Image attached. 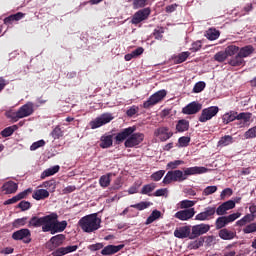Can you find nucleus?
<instances>
[{"label":"nucleus","instance_id":"nucleus-45","mask_svg":"<svg viewBox=\"0 0 256 256\" xmlns=\"http://www.w3.org/2000/svg\"><path fill=\"white\" fill-rule=\"evenodd\" d=\"M41 187H44L45 189H50L51 191H55L57 184L54 179L48 180L42 183Z\"/></svg>","mask_w":256,"mask_h":256},{"label":"nucleus","instance_id":"nucleus-10","mask_svg":"<svg viewBox=\"0 0 256 256\" xmlns=\"http://www.w3.org/2000/svg\"><path fill=\"white\" fill-rule=\"evenodd\" d=\"M113 121V115L111 113H104L100 117L92 120L90 122L91 129H99V127H103V125H107V123H111Z\"/></svg>","mask_w":256,"mask_h":256},{"label":"nucleus","instance_id":"nucleus-12","mask_svg":"<svg viewBox=\"0 0 256 256\" xmlns=\"http://www.w3.org/2000/svg\"><path fill=\"white\" fill-rule=\"evenodd\" d=\"M211 226L209 224H197L192 227V232L190 235V239H197V237H201V235H205V233H209Z\"/></svg>","mask_w":256,"mask_h":256},{"label":"nucleus","instance_id":"nucleus-49","mask_svg":"<svg viewBox=\"0 0 256 256\" xmlns=\"http://www.w3.org/2000/svg\"><path fill=\"white\" fill-rule=\"evenodd\" d=\"M244 137H245V139H255L256 138V126L248 129L244 133Z\"/></svg>","mask_w":256,"mask_h":256},{"label":"nucleus","instance_id":"nucleus-37","mask_svg":"<svg viewBox=\"0 0 256 256\" xmlns=\"http://www.w3.org/2000/svg\"><path fill=\"white\" fill-rule=\"evenodd\" d=\"M226 57H233L239 54V46L230 45L225 49Z\"/></svg>","mask_w":256,"mask_h":256},{"label":"nucleus","instance_id":"nucleus-52","mask_svg":"<svg viewBox=\"0 0 256 256\" xmlns=\"http://www.w3.org/2000/svg\"><path fill=\"white\" fill-rule=\"evenodd\" d=\"M26 224H27V217L18 218L16 220H14L13 227H15L17 229L19 227H24V225H26Z\"/></svg>","mask_w":256,"mask_h":256},{"label":"nucleus","instance_id":"nucleus-60","mask_svg":"<svg viewBox=\"0 0 256 256\" xmlns=\"http://www.w3.org/2000/svg\"><path fill=\"white\" fill-rule=\"evenodd\" d=\"M217 191V186H208L204 189L203 195H213V193H216Z\"/></svg>","mask_w":256,"mask_h":256},{"label":"nucleus","instance_id":"nucleus-26","mask_svg":"<svg viewBox=\"0 0 256 256\" xmlns=\"http://www.w3.org/2000/svg\"><path fill=\"white\" fill-rule=\"evenodd\" d=\"M32 197L36 201H43L44 199H48L49 191H47L45 189H38L33 192Z\"/></svg>","mask_w":256,"mask_h":256},{"label":"nucleus","instance_id":"nucleus-17","mask_svg":"<svg viewBox=\"0 0 256 256\" xmlns=\"http://www.w3.org/2000/svg\"><path fill=\"white\" fill-rule=\"evenodd\" d=\"M202 105L198 102H191L182 109L184 115H196L202 109Z\"/></svg>","mask_w":256,"mask_h":256},{"label":"nucleus","instance_id":"nucleus-23","mask_svg":"<svg viewBox=\"0 0 256 256\" xmlns=\"http://www.w3.org/2000/svg\"><path fill=\"white\" fill-rule=\"evenodd\" d=\"M65 229H67V221L64 220L59 222V220L56 219L54 220L52 235H55V233H63Z\"/></svg>","mask_w":256,"mask_h":256},{"label":"nucleus","instance_id":"nucleus-50","mask_svg":"<svg viewBox=\"0 0 256 256\" xmlns=\"http://www.w3.org/2000/svg\"><path fill=\"white\" fill-rule=\"evenodd\" d=\"M195 201L192 200H182L180 202V209H191V207H194Z\"/></svg>","mask_w":256,"mask_h":256},{"label":"nucleus","instance_id":"nucleus-3","mask_svg":"<svg viewBox=\"0 0 256 256\" xmlns=\"http://www.w3.org/2000/svg\"><path fill=\"white\" fill-rule=\"evenodd\" d=\"M33 112V103L28 102L20 107L18 111L12 113L10 115V118L12 119V121H14V123H16V121H19V119H23L24 117H29L30 115H33Z\"/></svg>","mask_w":256,"mask_h":256},{"label":"nucleus","instance_id":"nucleus-25","mask_svg":"<svg viewBox=\"0 0 256 256\" xmlns=\"http://www.w3.org/2000/svg\"><path fill=\"white\" fill-rule=\"evenodd\" d=\"M228 65H231V67H241L245 65V59H243L239 54H236L229 59Z\"/></svg>","mask_w":256,"mask_h":256},{"label":"nucleus","instance_id":"nucleus-40","mask_svg":"<svg viewBox=\"0 0 256 256\" xmlns=\"http://www.w3.org/2000/svg\"><path fill=\"white\" fill-rule=\"evenodd\" d=\"M100 187H103L104 189L106 187H109L111 185V174L103 175L99 179Z\"/></svg>","mask_w":256,"mask_h":256},{"label":"nucleus","instance_id":"nucleus-20","mask_svg":"<svg viewBox=\"0 0 256 256\" xmlns=\"http://www.w3.org/2000/svg\"><path fill=\"white\" fill-rule=\"evenodd\" d=\"M220 239H223V241H231L232 239H235L237 237V233L230 231L227 228H223L218 233Z\"/></svg>","mask_w":256,"mask_h":256},{"label":"nucleus","instance_id":"nucleus-22","mask_svg":"<svg viewBox=\"0 0 256 256\" xmlns=\"http://www.w3.org/2000/svg\"><path fill=\"white\" fill-rule=\"evenodd\" d=\"M100 147L101 149H109V147H113V135L101 136Z\"/></svg>","mask_w":256,"mask_h":256},{"label":"nucleus","instance_id":"nucleus-64","mask_svg":"<svg viewBox=\"0 0 256 256\" xmlns=\"http://www.w3.org/2000/svg\"><path fill=\"white\" fill-rule=\"evenodd\" d=\"M53 256H63L66 255L65 247H60L52 252Z\"/></svg>","mask_w":256,"mask_h":256},{"label":"nucleus","instance_id":"nucleus-54","mask_svg":"<svg viewBox=\"0 0 256 256\" xmlns=\"http://www.w3.org/2000/svg\"><path fill=\"white\" fill-rule=\"evenodd\" d=\"M179 165H185V161L183 160H175L171 161L167 164L168 169H177Z\"/></svg>","mask_w":256,"mask_h":256},{"label":"nucleus","instance_id":"nucleus-9","mask_svg":"<svg viewBox=\"0 0 256 256\" xmlns=\"http://www.w3.org/2000/svg\"><path fill=\"white\" fill-rule=\"evenodd\" d=\"M150 15H151V8L140 9L134 13L130 23H132V25H139V23H143V21H147Z\"/></svg>","mask_w":256,"mask_h":256},{"label":"nucleus","instance_id":"nucleus-28","mask_svg":"<svg viewBox=\"0 0 256 256\" xmlns=\"http://www.w3.org/2000/svg\"><path fill=\"white\" fill-rule=\"evenodd\" d=\"M176 131L178 133H185V131H189V120L181 119L176 124Z\"/></svg>","mask_w":256,"mask_h":256},{"label":"nucleus","instance_id":"nucleus-5","mask_svg":"<svg viewBox=\"0 0 256 256\" xmlns=\"http://www.w3.org/2000/svg\"><path fill=\"white\" fill-rule=\"evenodd\" d=\"M241 217V213L236 212L233 214H230L228 216H220L215 221V227L216 229H223V227H227L229 223H233V221H237Z\"/></svg>","mask_w":256,"mask_h":256},{"label":"nucleus","instance_id":"nucleus-43","mask_svg":"<svg viewBox=\"0 0 256 256\" xmlns=\"http://www.w3.org/2000/svg\"><path fill=\"white\" fill-rule=\"evenodd\" d=\"M150 206L151 202H140L137 204L130 205V207H132L133 209H137L138 211H145V209H147Z\"/></svg>","mask_w":256,"mask_h":256},{"label":"nucleus","instance_id":"nucleus-2","mask_svg":"<svg viewBox=\"0 0 256 256\" xmlns=\"http://www.w3.org/2000/svg\"><path fill=\"white\" fill-rule=\"evenodd\" d=\"M79 227L84 233H94L101 227V219L97 217V214H89L82 217L78 221Z\"/></svg>","mask_w":256,"mask_h":256},{"label":"nucleus","instance_id":"nucleus-51","mask_svg":"<svg viewBox=\"0 0 256 256\" xmlns=\"http://www.w3.org/2000/svg\"><path fill=\"white\" fill-rule=\"evenodd\" d=\"M163 175H165V170H159L157 172H154L150 176V179H152V181H161V179H163Z\"/></svg>","mask_w":256,"mask_h":256},{"label":"nucleus","instance_id":"nucleus-29","mask_svg":"<svg viewBox=\"0 0 256 256\" xmlns=\"http://www.w3.org/2000/svg\"><path fill=\"white\" fill-rule=\"evenodd\" d=\"M28 227H33L34 229L43 227V217L33 216L28 222Z\"/></svg>","mask_w":256,"mask_h":256},{"label":"nucleus","instance_id":"nucleus-53","mask_svg":"<svg viewBox=\"0 0 256 256\" xmlns=\"http://www.w3.org/2000/svg\"><path fill=\"white\" fill-rule=\"evenodd\" d=\"M139 113V106L133 105L131 106L127 111L126 115L127 117H135Z\"/></svg>","mask_w":256,"mask_h":256},{"label":"nucleus","instance_id":"nucleus-39","mask_svg":"<svg viewBox=\"0 0 256 256\" xmlns=\"http://www.w3.org/2000/svg\"><path fill=\"white\" fill-rule=\"evenodd\" d=\"M19 127L17 125L6 127L4 130L1 131L2 137H11L15 131H17Z\"/></svg>","mask_w":256,"mask_h":256},{"label":"nucleus","instance_id":"nucleus-27","mask_svg":"<svg viewBox=\"0 0 256 256\" xmlns=\"http://www.w3.org/2000/svg\"><path fill=\"white\" fill-rule=\"evenodd\" d=\"M190 55H191V52H188V51L182 52L178 55H174L172 57V61L175 63V65H179L181 63H185V60L189 59Z\"/></svg>","mask_w":256,"mask_h":256},{"label":"nucleus","instance_id":"nucleus-59","mask_svg":"<svg viewBox=\"0 0 256 256\" xmlns=\"http://www.w3.org/2000/svg\"><path fill=\"white\" fill-rule=\"evenodd\" d=\"M243 233H256V223H251L247 225L245 228H243Z\"/></svg>","mask_w":256,"mask_h":256},{"label":"nucleus","instance_id":"nucleus-56","mask_svg":"<svg viewBox=\"0 0 256 256\" xmlns=\"http://www.w3.org/2000/svg\"><path fill=\"white\" fill-rule=\"evenodd\" d=\"M17 207L18 209H21V211H29V209H31V202L23 200Z\"/></svg>","mask_w":256,"mask_h":256},{"label":"nucleus","instance_id":"nucleus-1","mask_svg":"<svg viewBox=\"0 0 256 256\" xmlns=\"http://www.w3.org/2000/svg\"><path fill=\"white\" fill-rule=\"evenodd\" d=\"M135 131H137V127L130 126L119 132L115 136V141L117 145L123 143V141H125L124 147H126V149H133V147L141 145V142L145 141V134L141 132L135 133Z\"/></svg>","mask_w":256,"mask_h":256},{"label":"nucleus","instance_id":"nucleus-33","mask_svg":"<svg viewBox=\"0 0 256 256\" xmlns=\"http://www.w3.org/2000/svg\"><path fill=\"white\" fill-rule=\"evenodd\" d=\"M252 116L253 114L249 112H241L239 114H236V119L237 121H243V125H245V123H249L251 121Z\"/></svg>","mask_w":256,"mask_h":256},{"label":"nucleus","instance_id":"nucleus-36","mask_svg":"<svg viewBox=\"0 0 256 256\" xmlns=\"http://www.w3.org/2000/svg\"><path fill=\"white\" fill-rule=\"evenodd\" d=\"M161 217V211L154 210L150 216L146 219L145 225H151L154 221H157Z\"/></svg>","mask_w":256,"mask_h":256},{"label":"nucleus","instance_id":"nucleus-58","mask_svg":"<svg viewBox=\"0 0 256 256\" xmlns=\"http://www.w3.org/2000/svg\"><path fill=\"white\" fill-rule=\"evenodd\" d=\"M147 5V0H133L134 9H141Z\"/></svg>","mask_w":256,"mask_h":256},{"label":"nucleus","instance_id":"nucleus-4","mask_svg":"<svg viewBox=\"0 0 256 256\" xmlns=\"http://www.w3.org/2000/svg\"><path fill=\"white\" fill-rule=\"evenodd\" d=\"M187 177L183 174V171L181 170H172L168 171L166 176L163 179L164 185H169L173 182L181 183L183 181H186Z\"/></svg>","mask_w":256,"mask_h":256},{"label":"nucleus","instance_id":"nucleus-18","mask_svg":"<svg viewBox=\"0 0 256 256\" xmlns=\"http://www.w3.org/2000/svg\"><path fill=\"white\" fill-rule=\"evenodd\" d=\"M191 235L190 226H182L174 231V237L177 239H187Z\"/></svg>","mask_w":256,"mask_h":256},{"label":"nucleus","instance_id":"nucleus-34","mask_svg":"<svg viewBox=\"0 0 256 256\" xmlns=\"http://www.w3.org/2000/svg\"><path fill=\"white\" fill-rule=\"evenodd\" d=\"M63 241H65V235L63 234H58L50 239L54 247H60V245H63Z\"/></svg>","mask_w":256,"mask_h":256},{"label":"nucleus","instance_id":"nucleus-8","mask_svg":"<svg viewBox=\"0 0 256 256\" xmlns=\"http://www.w3.org/2000/svg\"><path fill=\"white\" fill-rule=\"evenodd\" d=\"M217 113H219V106H210L208 108H204L198 117V121L200 123H207V121H211L213 117H216Z\"/></svg>","mask_w":256,"mask_h":256},{"label":"nucleus","instance_id":"nucleus-7","mask_svg":"<svg viewBox=\"0 0 256 256\" xmlns=\"http://www.w3.org/2000/svg\"><path fill=\"white\" fill-rule=\"evenodd\" d=\"M59 219V215L57 213L52 212L49 215L43 216V224L42 231L43 233H53V226L55 225V221Z\"/></svg>","mask_w":256,"mask_h":256},{"label":"nucleus","instance_id":"nucleus-47","mask_svg":"<svg viewBox=\"0 0 256 256\" xmlns=\"http://www.w3.org/2000/svg\"><path fill=\"white\" fill-rule=\"evenodd\" d=\"M227 59V53L225 51H220L214 55V61L218 63H223Z\"/></svg>","mask_w":256,"mask_h":256},{"label":"nucleus","instance_id":"nucleus-11","mask_svg":"<svg viewBox=\"0 0 256 256\" xmlns=\"http://www.w3.org/2000/svg\"><path fill=\"white\" fill-rule=\"evenodd\" d=\"M12 239H14V241H23V243H29L31 241V230L27 228L17 230L12 234Z\"/></svg>","mask_w":256,"mask_h":256},{"label":"nucleus","instance_id":"nucleus-31","mask_svg":"<svg viewBox=\"0 0 256 256\" xmlns=\"http://www.w3.org/2000/svg\"><path fill=\"white\" fill-rule=\"evenodd\" d=\"M157 185L155 183H150V184H146L142 187L140 193L141 195H148L149 197H151L150 193H153V191H155Z\"/></svg>","mask_w":256,"mask_h":256},{"label":"nucleus","instance_id":"nucleus-46","mask_svg":"<svg viewBox=\"0 0 256 256\" xmlns=\"http://www.w3.org/2000/svg\"><path fill=\"white\" fill-rule=\"evenodd\" d=\"M51 136L53 137V139H61V137H63V130L61 129V127L60 126H56L52 130Z\"/></svg>","mask_w":256,"mask_h":256},{"label":"nucleus","instance_id":"nucleus-6","mask_svg":"<svg viewBox=\"0 0 256 256\" xmlns=\"http://www.w3.org/2000/svg\"><path fill=\"white\" fill-rule=\"evenodd\" d=\"M166 96H167V91L165 90H160L154 93L149 97L147 101L143 103V108L151 109V107L157 105V103H160V101H163V99H165Z\"/></svg>","mask_w":256,"mask_h":256},{"label":"nucleus","instance_id":"nucleus-61","mask_svg":"<svg viewBox=\"0 0 256 256\" xmlns=\"http://www.w3.org/2000/svg\"><path fill=\"white\" fill-rule=\"evenodd\" d=\"M215 213L220 217H223V215H227V210L225 206L221 204L218 208H215Z\"/></svg>","mask_w":256,"mask_h":256},{"label":"nucleus","instance_id":"nucleus-16","mask_svg":"<svg viewBox=\"0 0 256 256\" xmlns=\"http://www.w3.org/2000/svg\"><path fill=\"white\" fill-rule=\"evenodd\" d=\"M204 173H209V169L203 166H194L184 169L185 177H189L191 175H203Z\"/></svg>","mask_w":256,"mask_h":256},{"label":"nucleus","instance_id":"nucleus-14","mask_svg":"<svg viewBox=\"0 0 256 256\" xmlns=\"http://www.w3.org/2000/svg\"><path fill=\"white\" fill-rule=\"evenodd\" d=\"M215 217V207H207L203 212L195 216L196 221H209Z\"/></svg>","mask_w":256,"mask_h":256},{"label":"nucleus","instance_id":"nucleus-63","mask_svg":"<svg viewBox=\"0 0 256 256\" xmlns=\"http://www.w3.org/2000/svg\"><path fill=\"white\" fill-rule=\"evenodd\" d=\"M201 47H202L201 41H196L192 43V47L190 48V51H192V53H197V51H199Z\"/></svg>","mask_w":256,"mask_h":256},{"label":"nucleus","instance_id":"nucleus-57","mask_svg":"<svg viewBox=\"0 0 256 256\" xmlns=\"http://www.w3.org/2000/svg\"><path fill=\"white\" fill-rule=\"evenodd\" d=\"M40 147H45V140H39V141L34 142L30 146V151H37V149H39Z\"/></svg>","mask_w":256,"mask_h":256},{"label":"nucleus","instance_id":"nucleus-19","mask_svg":"<svg viewBox=\"0 0 256 256\" xmlns=\"http://www.w3.org/2000/svg\"><path fill=\"white\" fill-rule=\"evenodd\" d=\"M125 245L120 244L118 246L115 245H108L104 247V249L101 251V255H115V253H119L121 249H123Z\"/></svg>","mask_w":256,"mask_h":256},{"label":"nucleus","instance_id":"nucleus-41","mask_svg":"<svg viewBox=\"0 0 256 256\" xmlns=\"http://www.w3.org/2000/svg\"><path fill=\"white\" fill-rule=\"evenodd\" d=\"M231 143H233V136L225 135L219 140L218 145L220 147H227V145H231Z\"/></svg>","mask_w":256,"mask_h":256},{"label":"nucleus","instance_id":"nucleus-48","mask_svg":"<svg viewBox=\"0 0 256 256\" xmlns=\"http://www.w3.org/2000/svg\"><path fill=\"white\" fill-rule=\"evenodd\" d=\"M179 147H188L189 143H191V137L182 136L178 139Z\"/></svg>","mask_w":256,"mask_h":256},{"label":"nucleus","instance_id":"nucleus-55","mask_svg":"<svg viewBox=\"0 0 256 256\" xmlns=\"http://www.w3.org/2000/svg\"><path fill=\"white\" fill-rule=\"evenodd\" d=\"M205 87H206L205 82L203 81L197 82L193 87V93H201V91H203Z\"/></svg>","mask_w":256,"mask_h":256},{"label":"nucleus","instance_id":"nucleus-30","mask_svg":"<svg viewBox=\"0 0 256 256\" xmlns=\"http://www.w3.org/2000/svg\"><path fill=\"white\" fill-rule=\"evenodd\" d=\"M59 169H61V167L59 165H56L44 170L41 174V179H45L46 177H51L52 175L59 173Z\"/></svg>","mask_w":256,"mask_h":256},{"label":"nucleus","instance_id":"nucleus-13","mask_svg":"<svg viewBox=\"0 0 256 256\" xmlns=\"http://www.w3.org/2000/svg\"><path fill=\"white\" fill-rule=\"evenodd\" d=\"M173 132L169 131V127H159L154 131V137H158L160 141L165 142L171 139Z\"/></svg>","mask_w":256,"mask_h":256},{"label":"nucleus","instance_id":"nucleus-38","mask_svg":"<svg viewBox=\"0 0 256 256\" xmlns=\"http://www.w3.org/2000/svg\"><path fill=\"white\" fill-rule=\"evenodd\" d=\"M220 35H221V33L219 32V30L209 29L207 31L206 37H207V39H209V41H215V40L219 39Z\"/></svg>","mask_w":256,"mask_h":256},{"label":"nucleus","instance_id":"nucleus-44","mask_svg":"<svg viewBox=\"0 0 256 256\" xmlns=\"http://www.w3.org/2000/svg\"><path fill=\"white\" fill-rule=\"evenodd\" d=\"M31 193H33V188H28V189L18 193L16 195V199H18V201H21V199H27V197H29V195H31Z\"/></svg>","mask_w":256,"mask_h":256},{"label":"nucleus","instance_id":"nucleus-62","mask_svg":"<svg viewBox=\"0 0 256 256\" xmlns=\"http://www.w3.org/2000/svg\"><path fill=\"white\" fill-rule=\"evenodd\" d=\"M222 205L224 208H226L227 211H231V209H235V201L228 200L226 202H223Z\"/></svg>","mask_w":256,"mask_h":256},{"label":"nucleus","instance_id":"nucleus-32","mask_svg":"<svg viewBox=\"0 0 256 256\" xmlns=\"http://www.w3.org/2000/svg\"><path fill=\"white\" fill-rule=\"evenodd\" d=\"M251 221H255V215L253 214H247L245 215L243 218H241L240 220H238L236 222V225H238V227H243L245 226L247 223H251Z\"/></svg>","mask_w":256,"mask_h":256},{"label":"nucleus","instance_id":"nucleus-42","mask_svg":"<svg viewBox=\"0 0 256 256\" xmlns=\"http://www.w3.org/2000/svg\"><path fill=\"white\" fill-rule=\"evenodd\" d=\"M164 33H165V28L157 27L156 29H154L152 35H153L154 39H156L157 41H163Z\"/></svg>","mask_w":256,"mask_h":256},{"label":"nucleus","instance_id":"nucleus-35","mask_svg":"<svg viewBox=\"0 0 256 256\" xmlns=\"http://www.w3.org/2000/svg\"><path fill=\"white\" fill-rule=\"evenodd\" d=\"M237 119V112H229L223 115L222 121L224 125H229V123Z\"/></svg>","mask_w":256,"mask_h":256},{"label":"nucleus","instance_id":"nucleus-24","mask_svg":"<svg viewBox=\"0 0 256 256\" xmlns=\"http://www.w3.org/2000/svg\"><path fill=\"white\" fill-rule=\"evenodd\" d=\"M255 53V48L253 45H246L242 48H239L238 54L242 59H245V57H249L250 55H253Z\"/></svg>","mask_w":256,"mask_h":256},{"label":"nucleus","instance_id":"nucleus-15","mask_svg":"<svg viewBox=\"0 0 256 256\" xmlns=\"http://www.w3.org/2000/svg\"><path fill=\"white\" fill-rule=\"evenodd\" d=\"M195 216V208H189L185 210H180L175 213L174 217L180 221H189Z\"/></svg>","mask_w":256,"mask_h":256},{"label":"nucleus","instance_id":"nucleus-21","mask_svg":"<svg viewBox=\"0 0 256 256\" xmlns=\"http://www.w3.org/2000/svg\"><path fill=\"white\" fill-rule=\"evenodd\" d=\"M2 189L3 191H5L7 195H11L13 193H17V189H19V185L13 181H9L3 185Z\"/></svg>","mask_w":256,"mask_h":256}]
</instances>
